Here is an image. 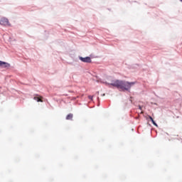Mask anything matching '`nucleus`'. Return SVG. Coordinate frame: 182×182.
Segmentation results:
<instances>
[{"mask_svg":"<svg viewBox=\"0 0 182 182\" xmlns=\"http://www.w3.org/2000/svg\"><path fill=\"white\" fill-rule=\"evenodd\" d=\"M102 82L106 84L107 86H109V87H112V86H113L122 92L126 90L127 92H129L130 89H132V86H134V85H136V82H129L120 80H113L112 77H108L107 78V81H102Z\"/></svg>","mask_w":182,"mask_h":182,"instance_id":"1","label":"nucleus"},{"mask_svg":"<svg viewBox=\"0 0 182 182\" xmlns=\"http://www.w3.org/2000/svg\"><path fill=\"white\" fill-rule=\"evenodd\" d=\"M0 25H2L3 26H8V25H9V20L5 17L1 18L0 20Z\"/></svg>","mask_w":182,"mask_h":182,"instance_id":"2","label":"nucleus"},{"mask_svg":"<svg viewBox=\"0 0 182 182\" xmlns=\"http://www.w3.org/2000/svg\"><path fill=\"white\" fill-rule=\"evenodd\" d=\"M80 60H81V62H84V63H92V58H90V57H79Z\"/></svg>","mask_w":182,"mask_h":182,"instance_id":"3","label":"nucleus"},{"mask_svg":"<svg viewBox=\"0 0 182 182\" xmlns=\"http://www.w3.org/2000/svg\"><path fill=\"white\" fill-rule=\"evenodd\" d=\"M1 68H11V64L3 61Z\"/></svg>","mask_w":182,"mask_h":182,"instance_id":"4","label":"nucleus"},{"mask_svg":"<svg viewBox=\"0 0 182 182\" xmlns=\"http://www.w3.org/2000/svg\"><path fill=\"white\" fill-rule=\"evenodd\" d=\"M73 118V114H69L67 115V117H66V119H67V120H72Z\"/></svg>","mask_w":182,"mask_h":182,"instance_id":"5","label":"nucleus"},{"mask_svg":"<svg viewBox=\"0 0 182 182\" xmlns=\"http://www.w3.org/2000/svg\"><path fill=\"white\" fill-rule=\"evenodd\" d=\"M33 99L36 100V102H42L39 97H34Z\"/></svg>","mask_w":182,"mask_h":182,"instance_id":"6","label":"nucleus"},{"mask_svg":"<svg viewBox=\"0 0 182 182\" xmlns=\"http://www.w3.org/2000/svg\"><path fill=\"white\" fill-rule=\"evenodd\" d=\"M151 122H152V124H153L154 126H156V127H159V125H157V123H156V122L154 121V119H152Z\"/></svg>","mask_w":182,"mask_h":182,"instance_id":"7","label":"nucleus"},{"mask_svg":"<svg viewBox=\"0 0 182 182\" xmlns=\"http://www.w3.org/2000/svg\"><path fill=\"white\" fill-rule=\"evenodd\" d=\"M88 98L90 99V100H93V96L89 95Z\"/></svg>","mask_w":182,"mask_h":182,"instance_id":"8","label":"nucleus"},{"mask_svg":"<svg viewBox=\"0 0 182 182\" xmlns=\"http://www.w3.org/2000/svg\"><path fill=\"white\" fill-rule=\"evenodd\" d=\"M2 63H4V61L0 60V66H2Z\"/></svg>","mask_w":182,"mask_h":182,"instance_id":"9","label":"nucleus"},{"mask_svg":"<svg viewBox=\"0 0 182 182\" xmlns=\"http://www.w3.org/2000/svg\"><path fill=\"white\" fill-rule=\"evenodd\" d=\"M149 119H150L151 122H152V120H154V119H153V117H150V116H149Z\"/></svg>","mask_w":182,"mask_h":182,"instance_id":"10","label":"nucleus"},{"mask_svg":"<svg viewBox=\"0 0 182 182\" xmlns=\"http://www.w3.org/2000/svg\"><path fill=\"white\" fill-rule=\"evenodd\" d=\"M139 109H140V110H141V106H139Z\"/></svg>","mask_w":182,"mask_h":182,"instance_id":"11","label":"nucleus"},{"mask_svg":"<svg viewBox=\"0 0 182 182\" xmlns=\"http://www.w3.org/2000/svg\"><path fill=\"white\" fill-rule=\"evenodd\" d=\"M105 94H103L102 96H105Z\"/></svg>","mask_w":182,"mask_h":182,"instance_id":"12","label":"nucleus"},{"mask_svg":"<svg viewBox=\"0 0 182 182\" xmlns=\"http://www.w3.org/2000/svg\"><path fill=\"white\" fill-rule=\"evenodd\" d=\"M181 2H182V0H180Z\"/></svg>","mask_w":182,"mask_h":182,"instance_id":"13","label":"nucleus"},{"mask_svg":"<svg viewBox=\"0 0 182 182\" xmlns=\"http://www.w3.org/2000/svg\"><path fill=\"white\" fill-rule=\"evenodd\" d=\"M97 100H99V97H97Z\"/></svg>","mask_w":182,"mask_h":182,"instance_id":"14","label":"nucleus"}]
</instances>
